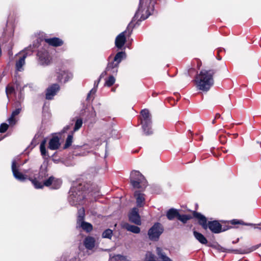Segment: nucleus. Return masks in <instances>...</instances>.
Returning <instances> with one entry per match:
<instances>
[{
    "label": "nucleus",
    "instance_id": "f257e3e1",
    "mask_svg": "<svg viewBox=\"0 0 261 261\" xmlns=\"http://www.w3.org/2000/svg\"><path fill=\"white\" fill-rule=\"evenodd\" d=\"M213 70H202L196 77L197 87L200 90L207 91L214 84Z\"/></svg>",
    "mask_w": 261,
    "mask_h": 261
},
{
    "label": "nucleus",
    "instance_id": "f03ea898",
    "mask_svg": "<svg viewBox=\"0 0 261 261\" xmlns=\"http://www.w3.org/2000/svg\"><path fill=\"white\" fill-rule=\"evenodd\" d=\"M130 178L131 184L134 188L143 190L147 186V181L140 172L132 171L130 174Z\"/></svg>",
    "mask_w": 261,
    "mask_h": 261
},
{
    "label": "nucleus",
    "instance_id": "7ed1b4c3",
    "mask_svg": "<svg viewBox=\"0 0 261 261\" xmlns=\"http://www.w3.org/2000/svg\"><path fill=\"white\" fill-rule=\"evenodd\" d=\"M141 124L144 133L147 135L151 134L152 130L151 127V121L149 111L146 109L143 110L141 112Z\"/></svg>",
    "mask_w": 261,
    "mask_h": 261
},
{
    "label": "nucleus",
    "instance_id": "20e7f679",
    "mask_svg": "<svg viewBox=\"0 0 261 261\" xmlns=\"http://www.w3.org/2000/svg\"><path fill=\"white\" fill-rule=\"evenodd\" d=\"M81 185H80L77 189L75 187H72L69 191V201L71 204L76 205L80 204L81 201L84 198L83 192L80 191Z\"/></svg>",
    "mask_w": 261,
    "mask_h": 261
},
{
    "label": "nucleus",
    "instance_id": "39448f33",
    "mask_svg": "<svg viewBox=\"0 0 261 261\" xmlns=\"http://www.w3.org/2000/svg\"><path fill=\"white\" fill-rule=\"evenodd\" d=\"M151 0H140L139 7L135 14V17H138L140 15V20H145L150 15L149 12L148 7Z\"/></svg>",
    "mask_w": 261,
    "mask_h": 261
},
{
    "label": "nucleus",
    "instance_id": "423d86ee",
    "mask_svg": "<svg viewBox=\"0 0 261 261\" xmlns=\"http://www.w3.org/2000/svg\"><path fill=\"white\" fill-rule=\"evenodd\" d=\"M48 176L46 167L41 166L39 174L34 179H30L32 184L36 189H41L43 187L42 182Z\"/></svg>",
    "mask_w": 261,
    "mask_h": 261
},
{
    "label": "nucleus",
    "instance_id": "0eeeda50",
    "mask_svg": "<svg viewBox=\"0 0 261 261\" xmlns=\"http://www.w3.org/2000/svg\"><path fill=\"white\" fill-rule=\"evenodd\" d=\"M163 228L160 223H155L148 231L149 239L152 241L158 240L160 236L163 233Z\"/></svg>",
    "mask_w": 261,
    "mask_h": 261
},
{
    "label": "nucleus",
    "instance_id": "6e6552de",
    "mask_svg": "<svg viewBox=\"0 0 261 261\" xmlns=\"http://www.w3.org/2000/svg\"><path fill=\"white\" fill-rule=\"evenodd\" d=\"M38 62L39 65L46 66L50 64L52 57L46 50H40L37 53Z\"/></svg>",
    "mask_w": 261,
    "mask_h": 261
},
{
    "label": "nucleus",
    "instance_id": "1a4fd4ad",
    "mask_svg": "<svg viewBox=\"0 0 261 261\" xmlns=\"http://www.w3.org/2000/svg\"><path fill=\"white\" fill-rule=\"evenodd\" d=\"M26 53H20L17 55L20 56L23 54L22 56L19 57V59L16 62V69L17 71H21L23 70V66L25 64V59L28 56L30 55L33 52L31 47H28Z\"/></svg>",
    "mask_w": 261,
    "mask_h": 261
},
{
    "label": "nucleus",
    "instance_id": "9d476101",
    "mask_svg": "<svg viewBox=\"0 0 261 261\" xmlns=\"http://www.w3.org/2000/svg\"><path fill=\"white\" fill-rule=\"evenodd\" d=\"M61 184L62 181L60 179H57L53 176H50L48 178H46V179L42 182L43 187H49L50 186H52V188L55 189L59 188Z\"/></svg>",
    "mask_w": 261,
    "mask_h": 261
},
{
    "label": "nucleus",
    "instance_id": "9b49d317",
    "mask_svg": "<svg viewBox=\"0 0 261 261\" xmlns=\"http://www.w3.org/2000/svg\"><path fill=\"white\" fill-rule=\"evenodd\" d=\"M261 246V244H259L258 245H256L255 246H253L251 247L247 248L245 249L242 250V249H236V250H227L226 249H224L222 247L221 248V250L223 252H232L236 254H247L250 253L256 249H257L259 247Z\"/></svg>",
    "mask_w": 261,
    "mask_h": 261
},
{
    "label": "nucleus",
    "instance_id": "f8f14e48",
    "mask_svg": "<svg viewBox=\"0 0 261 261\" xmlns=\"http://www.w3.org/2000/svg\"><path fill=\"white\" fill-rule=\"evenodd\" d=\"M128 217L129 221L132 223L137 225L141 224V219L137 208L134 207L130 212Z\"/></svg>",
    "mask_w": 261,
    "mask_h": 261
},
{
    "label": "nucleus",
    "instance_id": "ddd939ff",
    "mask_svg": "<svg viewBox=\"0 0 261 261\" xmlns=\"http://www.w3.org/2000/svg\"><path fill=\"white\" fill-rule=\"evenodd\" d=\"M57 80L61 83H66L71 80L73 75L71 72L65 71H60L57 73Z\"/></svg>",
    "mask_w": 261,
    "mask_h": 261
},
{
    "label": "nucleus",
    "instance_id": "4468645a",
    "mask_svg": "<svg viewBox=\"0 0 261 261\" xmlns=\"http://www.w3.org/2000/svg\"><path fill=\"white\" fill-rule=\"evenodd\" d=\"M60 87L58 84H53L46 90V98L47 99H51L56 94L59 90Z\"/></svg>",
    "mask_w": 261,
    "mask_h": 261
},
{
    "label": "nucleus",
    "instance_id": "2eb2a0df",
    "mask_svg": "<svg viewBox=\"0 0 261 261\" xmlns=\"http://www.w3.org/2000/svg\"><path fill=\"white\" fill-rule=\"evenodd\" d=\"M12 171L14 176L17 179L23 181L26 178L25 176L18 171L16 167V161L14 160L12 163Z\"/></svg>",
    "mask_w": 261,
    "mask_h": 261
},
{
    "label": "nucleus",
    "instance_id": "dca6fc26",
    "mask_svg": "<svg viewBox=\"0 0 261 261\" xmlns=\"http://www.w3.org/2000/svg\"><path fill=\"white\" fill-rule=\"evenodd\" d=\"M208 227L213 232L215 233H219L222 231V226L217 221L208 222Z\"/></svg>",
    "mask_w": 261,
    "mask_h": 261
},
{
    "label": "nucleus",
    "instance_id": "f3484780",
    "mask_svg": "<svg viewBox=\"0 0 261 261\" xmlns=\"http://www.w3.org/2000/svg\"><path fill=\"white\" fill-rule=\"evenodd\" d=\"M134 196L136 200L137 206L139 207L143 206L145 200L144 194L139 191H136L135 192Z\"/></svg>",
    "mask_w": 261,
    "mask_h": 261
},
{
    "label": "nucleus",
    "instance_id": "a211bd4d",
    "mask_svg": "<svg viewBox=\"0 0 261 261\" xmlns=\"http://www.w3.org/2000/svg\"><path fill=\"white\" fill-rule=\"evenodd\" d=\"M125 32H123L116 37L115 39V45L117 47L121 48L125 44Z\"/></svg>",
    "mask_w": 261,
    "mask_h": 261
},
{
    "label": "nucleus",
    "instance_id": "6ab92c4d",
    "mask_svg": "<svg viewBox=\"0 0 261 261\" xmlns=\"http://www.w3.org/2000/svg\"><path fill=\"white\" fill-rule=\"evenodd\" d=\"M194 216L199 220V224H200L204 229H206L208 228L206 218L204 216L200 213H195Z\"/></svg>",
    "mask_w": 261,
    "mask_h": 261
},
{
    "label": "nucleus",
    "instance_id": "aec40b11",
    "mask_svg": "<svg viewBox=\"0 0 261 261\" xmlns=\"http://www.w3.org/2000/svg\"><path fill=\"white\" fill-rule=\"evenodd\" d=\"M45 42L53 46H59L63 44V42L62 40L56 37L46 39Z\"/></svg>",
    "mask_w": 261,
    "mask_h": 261
},
{
    "label": "nucleus",
    "instance_id": "412c9836",
    "mask_svg": "<svg viewBox=\"0 0 261 261\" xmlns=\"http://www.w3.org/2000/svg\"><path fill=\"white\" fill-rule=\"evenodd\" d=\"M60 145L59 139L55 137L49 140L48 148L51 150H56L59 147Z\"/></svg>",
    "mask_w": 261,
    "mask_h": 261
},
{
    "label": "nucleus",
    "instance_id": "4be33fe9",
    "mask_svg": "<svg viewBox=\"0 0 261 261\" xmlns=\"http://www.w3.org/2000/svg\"><path fill=\"white\" fill-rule=\"evenodd\" d=\"M20 108H17L12 112L11 117L8 120L10 125L13 126L16 124L17 120L15 117L20 113Z\"/></svg>",
    "mask_w": 261,
    "mask_h": 261
},
{
    "label": "nucleus",
    "instance_id": "5701e85b",
    "mask_svg": "<svg viewBox=\"0 0 261 261\" xmlns=\"http://www.w3.org/2000/svg\"><path fill=\"white\" fill-rule=\"evenodd\" d=\"M95 243V240L94 238L88 237L85 239L84 245L87 249L91 250L94 248Z\"/></svg>",
    "mask_w": 261,
    "mask_h": 261
},
{
    "label": "nucleus",
    "instance_id": "b1692460",
    "mask_svg": "<svg viewBox=\"0 0 261 261\" xmlns=\"http://www.w3.org/2000/svg\"><path fill=\"white\" fill-rule=\"evenodd\" d=\"M156 253L158 255L159 261H172V260L162 251V250L160 248H156Z\"/></svg>",
    "mask_w": 261,
    "mask_h": 261
},
{
    "label": "nucleus",
    "instance_id": "393cba45",
    "mask_svg": "<svg viewBox=\"0 0 261 261\" xmlns=\"http://www.w3.org/2000/svg\"><path fill=\"white\" fill-rule=\"evenodd\" d=\"M123 227L127 230L135 233H139L140 232V228L137 226L130 225L128 223H126L124 225Z\"/></svg>",
    "mask_w": 261,
    "mask_h": 261
},
{
    "label": "nucleus",
    "instance_id": "a878e982",
    "mask_svg": "<svg viewBox=\"0 0 261 261\" xmlns=\"http://www.w3.org/2000/svg\"><path fill=\"white\" fill-rule=\"evenodd\" d=\"M178 214L179 213L176 209L170 208L167 212L166 216L169 220H173L175 217L177 218Z\"/></svg>",
    "mask_w": 261,
    "mask_h": 261
},
{
    "label": "nucleus",
    "instance_id": "bb28decb",
    "mask_svg": "<svg viewBox=\"0 0 261 261\" xmlns=\"http://www.w3.org/2000/svg\"><path fill=\"white\" fill-rule=\"evenodd\" d=\"M195 238L201 244H206L207 242L206 239L201 233L196 231L193 232Z\"/></svg>",
    "mask_w": 261,
    "mask_h": 261
},
{
    "label": "nucleus",
    "instance_id": "cd10ccee",
    "mask_svg": "<svg viewBox=\"0 0 261 261\" xmlns=\"http://www.w3.org/2000/svg\"><path fill=\"white\" fill-rule=\"evenodd\" d=\"M118 65L119 64L114 60L108 64L106 70L107 71L111 70L112 73L117 72Z\"/></svg>",
    "mask_w": 261,
    "mask_h": 261
},
{
    "label": "nucleus",
    "instance_id": "c85d7f7f",
    "mask_svg": "<svg viewBox=\"0 0 261 261\" xmlns=\"http://www.w3.org/2000/svg\"><path fill=\"white\" fill-rule=\"evenodd\" d=\"M110 259L111 260L114 261H129L126 257V256L122 255L121 254H117L113 256H110Z\"/></svg>",
    "mask_w": 261,
    "mask_h": 261
},
{
    "label": "nucleus",
    "instance_id": "c756f323",
    "mask_svg": "<svg viewBox=\"0 0 261 261\" xmlns=\"http://www.w3.org/2000/svg\"><path fill=\"white\" fill-rule=\"evenodd\" d=\"M126 58L125 52L121 51L118 53L114 57V61L119 64L122 59Z\"/></svg>",
    "mask_w": 261,
    "mask_h": 261
},
{
    "label": "nucleus",
    "instance_id": "7c9ffc66",
    "mask_svg": "<svg viewBox=\"0 0 261 261\" xmlns=\"http://www.w3.org/2000/svg\"><path fill=\"white\" fill-rule=\"evenodd\" d=\"M81 227L85 230L89 232L92 229V225L83 221H81Z\"/></svg>",
    "mask_w": 261,
    "mask_h": 261
},
{
    "label": "nucleus",
    "instance_id": "2f4dec72",
    "mask_svg": "<svg viewBox=\"0 0 261 261\" xmlns=\"http://www.w3.org/2000/svg\"><path fill=\"white\" fill-rule=\"evenodd\" d=\"M192 217L190 215H181L179 214L178 216V219L184 223H186L188 220H190Z\"/></svg>",
    "mask_w": 261,
    "mask_h": 261
},
{
    "label": "nucleus",
    "instance_id": "473e14b6",
    "mask_svg": "<svg viewBox=\"0 0 261 261\" xmlns=\"http://www.w3.org/2000/svg\"><path fill=\"white\" fill-rule=\"evenodd\" d=\"M73 140V134L69 135L66 139L65 144L64 145V148L69 147L72 144Z\"/></svg>",
    "mask_w": 261,
    "mask_h": 261
},
{
    "label": "nucleus",
    "instance_id": "72a5a7b5",
    "mask_svg": "<svg viewBox=\"0 0 261 261\" xmlns=\"http://www.w3.org/2000/svg\"><path fill=\"white\" fill-rule=\"evenodd\" d=\"M46 140H43L40 144V149L41 153L42 155L44 156L46 155V151L45 148Z\"/></svg>",
    "mask_w": 261,
    "mask_h": 261
},
{
    "label": "nucleus",
    "instance_id": "f704fd0d",
    "mask_svg": "<svg viewBox=\"0 0 261 261\" xmlns=\"http://www.w3.org/2000/svg\"><path fill=\"white\" fill-rule=\"evenodd\" d=\"M113 234V231L110 229H106L102 233V237L104 238L111 239Z\"/></svg>",
    "mask_w": 261,
    "mask_h": 261
},
{
    "label": "nucleus",
    "instance_id": "c9c22d12",
    "mask_svg": "<svg viewBox=\"0 0 261 261\" xmlns=\"http://www.w3.org/2000/svg\"><path fill=\"white\" fill-rule=\"evenodd\" d=\"M144 261H156L154 255L150 252H148L146 254V257Z\"/></svg>",
    "mask_w": 261,
    "mask_h": 261
},
{
    "label": "nucleus",
    "instance_id": "e433bc0d",
    "mask_svg": "<svg viewBox=\"0 0 261 261\" xmlns=\"http://www.w3.org/2000/svg\"><path fill=\"white\" fill-rule=\"evenodd\" d=\"M230 223L231 224H233V225H234V224H242V225H248V226H252V225H253L252 223H244L242 221H240V220H237V219H233V220H231L230 221Z\"/></svg>",
    "mask_w": 261,
    "mask_h": 261
},
{
    "label": "nucleus",
    "instance_id": "4c0bfd02",
    "mask_svg": "<svg viewBox=\"0 0 261 261\" xmlns=\"http://www.w3.org/2000/svg\"><path fill=\"white\" fill-rule=\"evenodd\" d=\"M83 124V120L82 119H78L75 122L74 127V132H75L79 130L82 126Z\"/></svg>",
    "mask_w": 261,
    "mask_h": 261
},
{
    "label": "nucleus",
    "instance_id": "58836bf2",
    "mask_svg": "<svg viewBox=\"0 0 261 261\" xmlns=\"http://www.w3.org/2000/svg\"><path fill=\"white\" fill-rule=\"evenodd\" d=\"M78 221H83L84 216H85V210L83 208H80L78 212Z\"/></svg>",
    "mask_w": 261,
    "mask_h": 261
},
{
    "label": "nucleus",
    "instance_id": "ea45409f",
    "mask_svg": "<svg viewBox=\"0 0 261 261\" xmlns=\"http://www.w3.org/2000/svg\"><path fill=\"white\" fill-rule=\"evenodd\" d=\"M115 82V79L113 76H110L109 79L106 81L105 85L108 87H110Z\"/></svg>",
    "mask_w": 261,
    "mask_h": 261
},
{
    "label": "nucleus",
    "instance_id": "a19ab883",
    "mask_svg": "<svg viewBox=\"0 0 261 261\" xmlns=\"http://www.w3.org/2000/svg\"><path fill=\"white\" fill-rule=\"evenodd\" d=\"M8 128V125L6 123H3L0 126V133H5Z\"/></svg>",
    "mask_w": 261,
    "mask_h": 261
},
{
    "label": "nucleus",
    "instance_id": "79ce46f5",
    "mask_svg": "<svg viewBox=\"0 0 261 261\" xmlns=\"http://www.w3.org/2000/svg\"><path fill=\"white\" fill-rule=\"evenodd\" d=\"M14 91V88L12 86H8L7 87L6 92L7 95L13 93Z\"/></svg>",
    "mask_w": 261,
    "mask_h": 261
},
{
    "label": "nucleus",
    "instance_id": "37998d69",
    "mask_svg": "<svg viewBox=\"0 0 261 261\" xmlns=\"http://www.w3.org/2000/svg\"><path fill=\"white\" fill-rule=\"evenodd\" d=\"M96 92V89L95 88H93L90 91V92L89 93L88 96H87V99H90V95L91 94H94L95 93V92Z\"/></svg>",
    "mask_w": 261,
    "mask_h": 261
},
{
    "label": "nucleus",
    "instance_id": "c03bdc74",
    "mask_svg": "<svg viewBox=\"0 0 261 261\" xmlns=\"http://www.w3.org/2000/svg\"><path fill=\"white\" fill-rule=\"evenodd\" d=\"M69 128V126H66V127H65L63 130V132H65L66 131H67L68 129Z\"/></svg>",
    "mask_w": 261,
    "mask_h": 261
},
{
    "label": "nucleus",
    "instance_id": "a18cd8bd",
    "mask_svg": "<svg viewBox=\"0 0 261 261\" xmlns=\"http://www.w3.org/2000/svg\"><path fill=\"white\" fill-rule=\"evenodd\" d=\"M220 117V115L219 114H217L216 115V117Z\"/></svg>",
    "mask_w": 261,
    "mask_h": 261
},
{
    "label": "nucleus",
    "instance_id": "49530a36",
    "mask_svg": "<svg viewBox=\"0 0 261 261\" xmlns=\"http://www.w3.org/2000/svg\"><path fill=\"white\" fill-rule=\"evenodd\" d=\"M104 73H105V74H106V71H105V72H104L102 73V74H101V76H102V75L104 74Z\"/></svg>",
    "mask_w": 261,
    "mask_h": 261
},
{
    "label": "nucleus",
    "instance_id": "de8ad7c7",
    "mask_svg": "<svg viewBox=\"0 0 261 261\" xmlns=\"http://www.w3.org/2000/svg\"><path fill=\"white\" fill-rule=\"evenodd\" d=\"M255 228H258V229L261 230V228L260 227H255Z\"/></svg>",
    "mask_w": 261,
    "mask_h": 261
},
{
    "label": "nucleus",
    "instance_id": "09e8293b",
    "mask_svg": "<svg viewBox=\"0 0 261 261\" xmlns=\"http://www.w3.org/2000/svg\"><path fill=\"white\" fill-rule=\"evenodd\" d=\"M0 140H1V139H0Z\"/></svg>",
    "mask_w": 261,
    "mask_h": 261
}]
</instances>
